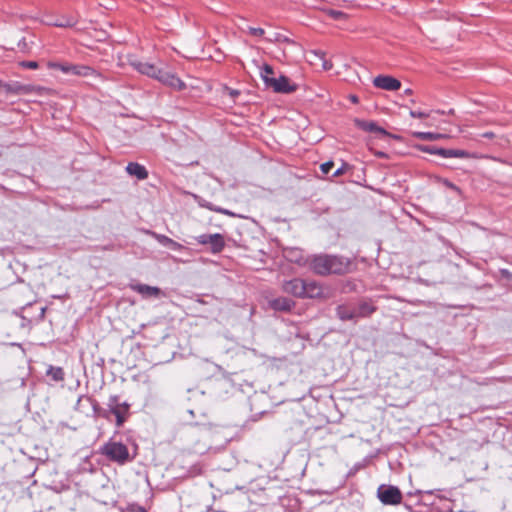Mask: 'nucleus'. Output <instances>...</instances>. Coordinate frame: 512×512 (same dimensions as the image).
Listing matches in <instances>:
<instances>
[{
  "mask_svg": "<svg viewBox=\"0 0 512 512\" xmlns=\"http://www.w3.org/2000/svg\"><path fill=\"white\" fill-rule=\"evenodd\" d=\"M354 123L363 131L379 134L381 136H389V133L382 127L378 126L376 122L355 119Z\"/></svg>",
  "mask_w": 512,
  "mask_h": 512,
  "instance_id": "9d476101",
  "label": "nucleus"
},
{
  "mask_svg": "<svg viewBox=\"0 0 512 512\" xmlns=\"http://www.w3.org/2000/svg\"><path fill=\"white\" fill-rule=\"evenodd\" d=\"M304 287V280L300 278L285 281L282 285V289L285 293L299 298H303Z\"/></svg>",
  "mask_w": 512,
  "mask_h": 512,
  "instance_id": "6e6552de",
  "label": "nucleus"
},
{
  "mask_svg": "<svg viewBox=\"0 0 512 512\" xmlns=\"http://www.w3.org/2000/svg\"><path fill=\"white\" fill-rule=\"evenodd\" d=\"M210 238H212V234H203L196 238L197 242L202 245H208L210 242Z\"/></svg>",
  "mask_w": 512,
  "mask_h": 512,
  "instance_id": "c756f323",
  "label": "nucleus"
},
{
  "mask_svg": "<svg viewBox=\"0 0 512 512\" xmlns=\"http://www.w3.org/2000/svg\"><path fill=\"white\" fill-rule=\"evenodd\" d=\"M21 65L23 67L29 68V69H37L38 68V63L35 61H24L21 63Z\"/></svg>",
  "mask_w": 512,
  "mask_h": 512,
  "instance_id": "72a5a7b5",
  "label": "nucleus"
},
{
  "mask_svg": "<svg viewBox=\"0 0 512 512\" xmlns=\"http://www.w3.org/2000/svg\"><path fill=\"white\" fill-rule=\"evenodd\" d=\"M248 32L251 34V35H254V36H263L264 35V29L262 28H255V27H249L248 28Z\"/></svg>",
  "mask_w": 512,
  "mask_h": 512,
  "instance_id": "2f4dec72",
  "label": "nucleus"
},
{
  "mask_svg": "<svg viewBox=\"0 0 512 512\" xmlns=\"http://www.w3.org/2000/svg\"><path fill=\"white\" fill-rule=\"evenodd\" d=\"M153 236L156 238V240L160 244H162L166 247H169L172 250H180L183 248V246L180 243L174 241L173 239H171L165 235L153 233Z\"/></svg>",
  "mask_w": 512,
  "mask_h": 512,
  "instance_id": "f3484780",
  "label": "nucleus"
},
{
  "mask_svg": "<svg viewBox=\"0 0 512 512\" xmlns=\"http://www.w3.org/2000/svg\"><path fill=\"white\" fill-rule=\"evenodd\" d=\"M48 67L51 69L60 70L65 74H72L80 77L94 76L103 79L102 75L87 65H75L70 63L49 62Z\"/></svg>",
  "mask_w": 512,
  "mask_h": 512,
  "instance_id": "7ed1b4c3",
  "label": "nucleus"
},
{
  "mask_svg": "<svg viewBox=\"0 0 512 512\" xmlns=\"http://www.w3.org/2000/svg\"><path fill=\"white\" fill-rule=\"evenodd\" d=\"M129 410L130 404L127 402H122L121 405H118L112 410L108 411V415L111 413L116 417V426L120 428L126 422L129 416Z\"/></svg>",
  "mask_w": 512,
  "mask_h": 512,
  "instance_id": "1a4fd4ad",
  "label": "nucleus"
},
{
  "mask_svg": "<svg viewBox=\"0 0 512 512\" xmlns=\"http://www.w3.org/2000/svg\"><path fill=\"white\" fill-rule=\"evenodd\" d=\"M337 315L341 320H352L357 317L356 311L345 306H339L337 308Z\"/></svg>",
  "mask_w": 512,
  "mask_h": 512,
  "instance_id": "4be33fe9",
  "label": "nucleus"
},
{
  "mask_svg": "<svg viewBox=\"0 0 512 512\" xmlns=\"http://www.w3.org/2000/svg\"><path fill=\"white\" fill-rule=\"evenodd\" d=\"M209 209L213 210V211H216V212H219V213H222V214H225V215H231V212H229L228 210L226 209H222V208H212V207H209Z\"/></svg>",
  "mask_w": 512,
  "mask_h": 512,
  "instance_id": "4c0bfd02",
  "label": "nucleus"
},
{
  "mask_svg": "<svg viewBox=\"0 0 512 512\" xmlns=\"http://www.w3.org/2000/svg\"><path fill=\"white\" fill-rule=\"evenodd\" d=\"M156 79L175 90H183L185 88V83L175 74L167 70L160 69Z\"/></svg>",
  "mask_w": 512,
  "mask_h": 512,
  "instance_id": "423d86ee",
  "label": "nucleus"
},
{
  "mask_svg": "<svg viewBox=\"0 0 512 512\" xmlns=\"http://www.w3.org/2000/svg\"><path fill=\"white\" fill-rule=\"evenodd\" d=\"M100 453L112 462L123 465L131 460L127 446L121 442L109 441L100 448Z\"/></svg>",
  "mask_w": 512,
  "mask_h": 512,
  "instance_id": "f03ea898",
  "label": "nucleus"
},
{
  "mask_svg": "<svg viewBox=\"0 0 512 512\" xmlns=\"http://www.w3.org/2000/svg\"><path fill=\"white\" fill-rule=\"evenodd\" d=\"M304 293L303 298H316L321 296L322 288L316 281L304 280Z\"/></svg>",
  "mask_w": 512,
  "mask_h": 512,
  "instance_id": "ddd939ff",
  "label": "nucleus"
},
{
  "mask_svg": "<svg viewBox=\"0 0 512 512\" xmlns=\"http://www.w3.org/2000/svg\"><path fill=\"white\" fill-rule=\"evenodd\" d=\"M273 74H274V71H273L272 66H270L268 64H265L262 67L261 77H262V79H263V81H264L266 86H268V84L270 83L268 80L275 78V77H273Z\"/></svg>",
  "mask_w": 512,
  "mask_h": 512,
  "instance_id": "5701e85b",
  "label": "nucleus"
},
{
  "mask_svg": "<svg viewBox=\"0 0 512 512\" xmlns=\"http://www.w3.org/2000/svg\"><path fill=\"white\" fill-rule=\"evenodd\" d=\"M132 290L141 294L145 298H156L161 294V290L158 287L149 286L146 284H135L131 286Z\"/></svg>",
  "mask_w": 512,
  "mask_h": 512,
  "instance_id": "9b49d317",
  "label": "nucleus"
},
{
  "mask_svg": "<svg viewBox=\"0 0 512 512\" xmlns=\"http://www.w3.org/2000/svg\"><path fill=\"white\" fill-rule=\"evenodd\" d=\"M413 136L421 139V140H439L442 138H446L447 136L445 134L441 133H432V132H414Z\"/></svg>",
  "mask_w": 512,
  "mask_h": 512,
  "instance_id": "412c9836",
  "label": "nucleus"
},
{
  "mask_svg": "<svg viewBox=\"0 0 512 512\" xmlns=\"http://www.w3.org/2000/svg\"><path fill=\"white\" fill-rule=\"evenodd\" d=\"M47 25L55 26V27H73L76 25L77 20L74 17H63L61 20L57 21H47L45 22Z\"/></svg>",
  "mask_w": 512,
  "mask_h": 512,
  "instance_id": "aec40b11",
  "label": "nucleus"
},
{
  "mask_svg": "<svg viewBox=\"0 0 512 512\" xmlns=\"http://www.w3.org/2000/svg\"><path fill=\"white\" fill-rule=\"evenodd\" d=\"M270 83L267 87L272 88L276 93H292L297 89V85L292 83L290 79L284 75H280L278 78L268 80Z\"/></svg>",
  "mask_w": 512,
  "mask_h": 512,
  "instance_id": "39448f33",
  "label": "nucleus"
},
{
  "mask_svg": "<svg viewBox=\"0 0 512 512\" xmlns=\"http://www.w3.org/2000/svg\"><path fill=\"white\" fill-rule=\"evenodd\" d=\"M405 93H406V94H410V93H411V90H410V89H407V90L405 91Z\"/></svg>",
  "mask_w": 512,
  "mask_h": 512,
  "instance_id": "c03bdc74",
  "label": "nucleus"
},
{
  "mask_svg": "<svg viewBox=\"0 0 512 512\" xmlns=\"http://www.w3.org/2000/svg\"><path fill=\"white\" fill-rule=\"evenodd\" d=\"M122 402H120V397L118 395H112L108 399V411L112 410L114 407L121 405Z\"/></svg>",
  "mask_w": 512,
  "mask_h": 512,
  "instance_id": "393cba45",
  "label": "nucleus"
},
{
  "mask_svg": "<svg viewBox=\"0 0 512 512\" xmlns=\"http://www.w3.org/2000/svg\"><path fill=\"white\" fill-rule=\"evenodd\" d=\"M93 410L98 416L103 417L105 419H109L107 409H102L98 406V404H95L93 405Z\"/></svg>",
  "mask_w": 512,
  "mask_h": 512,
  "instance_id": "bb28decb",
  "label": "nucleus"
},
{
  "mask_svg": "<svg viewBox=\"0 0 512 512\" xmlns=\"http://www.w3.org/2000/svg\"><path fill=\"white\" fill-rule=\"evenodd\" d=\"M159 71H160V68L154 66L153 64H150L149 69L147 70L145 75L156 79L159 74Z\"/></svg>",
  "mask_w": 512,
  "mask_h": 512,
  "instance_id": "cd10ccee",
  "label": "nucleus"
},
{
  "mask_svg": "<svg viewBox=\"0 0 512 512\" xmlns=\"http://www.w3.org/2000/svg\"><path fill=\"white\" fill-rule=\"evenodd\" d=\"M126 172L131 176H135L138 180H145L148 177V171L146 168L136 162L128 163L126 166Z\"/></svg>",
  "mask_w": 512,
  "mask_h": 512,
  "instance_id": "f8f14e48",
  "label": "nucleus"
},
{
  "mask_svg": "<svg viewBox=\"0 0 512 512\" xmlns=\"http://www.w3.org/2000/svg\"><path fill=\"white\" fill-rule=\"evenodd\" d=\"M46 375L53 381L60 382L64 380L65 373L63 368L50 365L46 371Z\"/></svg>",
  "mask_w": 512,
  "mask_h": 512,
  "instance_id": "6ab92c4d",
  "label": "nucleus"
},
{
  "mask_svg": "<svg viewBox=\"0 0 512 512\" xmlns=\"http://www.w3.org/2000/svg\"><path fill=\"white\" fill-rule=\"evenodd\" d=\"M379 500L385 505H398L402 501V493L398 487L381 485L377 490Z\"/></svg>",
  "mask_w": 512,
  "mask_h": 512,
  "instance_id": "20e7f679",
  "label": "nucleus"
},
{
  "mask_svg": "<svg viewBox=\"0 0 512 512\" xmlns=\"http://www.w3.org/2000/svg\"><path fill=\"white\" fill-rule=\"evenodd\" d=\"M410 115L413 118H426L428 116V114H426L425 112L413 110L410 111Z\"/></svg>",
  "mask_w": 512,
  "mask_h": 512,
  "instance_id": "f704fd0d",
  "label": "nucleus"
},
{
  "mask_svg": "<svg viewBox=\"0 0 512 512\" xmlns=\"http://www.w3.org/2000/svg\"><path fill=\"white\" fill-rule=\"evenodd\" d=\"M282 38L283 37L280 34H275L274 38H267V40H269V41H280V40H282Z\"/></svg>",
  "mask_w": 512,
  "mask_h": 512,
  "instance_id": "58836bf2",
  "label": "nucleus"
},
{
  "mask_svg": "<svg viewBox=\"0 0 512 512\" xmlns=\"http://www.w3.org/2000/svg\"><path fill=\"white\" fill-rule=\"evenodd\" d=\"M130 64L140 73L145 74L149 69L150 63L131 60Z\"/></svg>",
  "mask_w": 512,
  "mask_h": 512,
  "instance_id": "b1692460",
  "label": "nucleus"
},
{
  "mask_svg": "<svg viewBox=\"0 0 512 512\" xmlns=\"http://www.w3.org/2000/svg\"><path fill=\"white\" fill-rule=\"evenodd\" d=\"M270 307L276 311H290L294 302L286 297H278L269 302Z\"/></svg>",
  "mask_w": 512,
  "mask_h": 512,
  "instance_id": "4468645a",
  "label": "nucleus"
},
{
  "mask_svg": "<svg viewBox=\"0 0 512 512\" xmlns=\"http://www.w3.org/2000/svg\"><path fill=\"white\" fill-rule=\"evenodd\" d=\"M323 67H324L325 70H328V69H330L332 67V65L328 64L327 62H324Z\"/></svg>",
  "mask_w": 512,
  "mask_h": 512,
  "instance_id": "79ce46f5",
  "label": "nucleus"
},
{
  "mask_svg": "<svg viewBox=\"0 0 512 512\" xmlns=\"http://www.w3.org/2000/svg\"><path fill=\"white\" fill-rule=\"evenodd\" d=\"M482 136H483V137H486V138L491 139V138H493L495 135H494V133H493V132H486V133H484Z\"/></svg>",
  "mask_w": 512,
  "mask_h": 512,
  "instance_id": "ea45409f",
  "label": "nucleus"
},
{
  "mask_svg": "<svg viewBox=\"0 0 512 512\" xmlns=\"http://www.w3.org/2000/svg\"><path fill=\"white\" fill-rule=\"evenodd\" d=\"M418 149L425 153L438 155V150L440 148H437V147L431 146V145H420V146H418Z\"/></svg>",
  "mask_w": 512,
  "mask_h": 512,
  "instance_id": "a878e982",
  "label": "nucleus"
},
{
  "mask_svg": "<svg viewBox=\"0 0 512 512\" xmlns=\"http://www.w3.org/2000/svg\"><path fill=\"white\" fill-rule=\"evenodd\" d=\"M373 84L375 87L387 91H395L401 87V82L398 79L388 75H379L375 77Z\"/></svg>",
  "mask_w": 512,
  "mask_h": 512,
  "instance_id": "0eeeda50",
  "label": "nucleus"
},
{
  "mask_svg": "<svg viewBox=\"0 0 512 512\" xmlns=\"http://www.w3.org/2000/svg\"><path fill=\"white\" fill-rule=\"evenodd\" d=\"M375 311H376L375 306H373L369 302L364 301L358 305V308L356 310V315H357V317L365 318V317H369Z\"/></svg>",
  "mask_w": 512,
  "mask_h": 512,
  "instance_id": "a211bd4d",
  "label": "nucleus"
},
{
  "mask_svg": "<svg viewBox=\"0 0 512 512\" xmlns=\"http://www.w3.org/2000/svg\"><path fill=\"white\" fill-rule=\"evenodd\" d=\"M351 100L354 102V103H357L358 102V98L356 96H352L351 97Z\"/></svg>",
  "mask_w": 512,
  "mask_h": 512,
  "instance_id": "37998d69",
  "label": "nucleus"
},
{
  "mask_svg": "<svg viewBox=\"0 0 512 512\" xmlns=\"http://www.w3.org/2000/svg\"><path fill=\"white\" fill-rule=\"evenodd\" d=\"M224 90H225V91L229 94V96H230L231 98H233V99H234V98H236V97L240 94V92H239L238 90H235V89L229 88V87H227V86L224 88Z\"/></svg>",
  "mask_w": 512,
  "mask_h": 512,
  "instance_id": "c9c22d12",
  "label": "nucleus"
},
{
  "mask_svg": "<svg viewBox=\"0 0 512 512\" xmlns=\"http://www.w3.org/2000/svg\"><path fill=\"white\" fill-rule=\"evenodd\" d=\"M348 164L344 163L340 168H338L334 173H333V177H339L341 175H343L347 169H348Z\"/></svg>",
  "mask_w": 512,
  "mask_h": 512,
  "instance_id": "473e14b6",
  "label": "nucleus"
},
{
  "mask_svg": "<svg viewBox=\"0 0 512 512\" xmlns=\"http://www.w3.org/2000/svg\"><path fill=\"white\" fill-rule=\"evenodd\" d=\"M438 155L443 158H467L469 156L468 152H466L464 150L444 149V148H441L438 150Z\"/></svg>",
  "mask_w": 512,
  "mask_h": 512,
  "instance_id": "dca6fc26",
  "label": "nucleus"
},
{
  "mask_svg": "<svg viewBox=\"0 0 512 512\" xmlns=\"http://www.w3.org/2000/svg\"><path fill=\"white\" fill-rule=\"evenodd\" d=\"M133 512H147L145 508L141 506H137L135 509H133Z\"/></svg>",
  "mask_w": 512,
  "mask_h": 512,
  "instance_id": "a19ab883",
  "label": "nucleus"
},
{
  "mask_svg": "<svg viewBox=\"0 0 512 512\" xmlns=\"http://www.w3.org/2000/svg\"><path fill=\"white\" fill-rule=\"evenodd\" d=\"M208 245H210L212 253H220L225 247L224 237L219 233L212 234V238H210Z\"/></svg>",
  "mask_w": 512,
  "mask_h": 512,
  "instance_id": "2eb2a0df",
  "label": "nucleus"
},
{
  "mask_svg": "<svg viewBox=\"0 0 512 512\" xmlns=\"http://www.w3.org/2000/svg\"><path fill=\"white\" fill-rule=\"evenodd\" d=\"M328 15L335 20H341V19L345 18V16H346L345 13H343L342 11H338V10H329Z\"/></svg>",
  "mask_w": 512,
  "mask_h": 512,
  "instance_id": "c85d7f7f",
  "label": "nucleus"
},
{
  "mask_svg": "<svg viewBox=\"0 0 512 512\" xmlns=\"http://www.w3.org/2000/svg\"><path fill=\"white\" fill-rule=\"evenodd\" d=\"M308 268L316 275H345L352 271V261L349 258L334 254H314L307 258Z\"/></svg>",
  "mask_w": 512,
  "mask_h": 512,
  "instance_id": "f257e3e1",
  "label": "nucleus"
},
{
  "mask_svg": "<svg viewBox=\"0 0 512 512\" xmlns=\"http://www.w3.org/2000/svg\"><path fill=\"white\" fill-rule=\"evenodd\" d=\"M333 166V161H328L320 165V170L322 171L323 174H328L333 168Z\"/></svg>",
  "mask_w": 512,
  "mask_h": 512,
  "instance_id": "7c9ffc66",
  "label": "nucleus"
},
{
  "mask_svg": "<svg viewBox=\"0 0 512 512\" xmlns=\"http://www.w3.org/2000/svg\"><path fill=\"white\" fill-rule=\"evenodd\" d=\"M500 274L502 277L511 280L512 279V273L507 269H500Z\"/></svg>",
  "mask_w": 512,
  "mask_h": 512,
  "instance_id": "e433bc0d",
  "label": "nucleus"
}]
</instances>
